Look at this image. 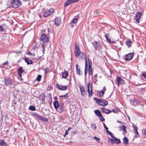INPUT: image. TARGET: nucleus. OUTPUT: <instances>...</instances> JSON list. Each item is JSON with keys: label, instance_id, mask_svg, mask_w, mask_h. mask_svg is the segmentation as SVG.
I'll return each mask as SVG.
<instances>
[{"label": "nucleus", "instance_id": "49", "mask_svg": "<svg viewBox=\"0 0 146 146\" xmlns=\"http://www.w3.org/2000/svg\"><path fill=\"white\" fill-rule=\"evenodd\" d=\"M70 5V4L66 1L64 3V6L65 7H66Z\"/></svg>", "mask_w": 146, "mask_h": 146}, {"label": "nucleus", "instance_id": "25", "mask_svg": "<svg viewBox=\"0 0 146 146\" xmlns=\"http://www.w3.org/2000/svg\"><path fill=\"white\" fill-rule=\"evenodd\" d=\"M50 13H49V11L48 10L45 11L44 12V17H48L50 15Z\"/></svg>", "mask_w": 146, "mask_h": 146}, {"label": "nucleus", "instance_id": "63", "mask_svg": "<svg viewBox=\"0 0 146 146\" xmlns=\"http://www.w3.org/2000/svg\"><path fill=\"white\" fill-rule=\"evenodd\" d=\"M117 122L118 123H121V124L122 123V122L121 121H119L118 120H117Z\"/></svg>", "mask_w": 146, "mask_h": 146}, {"label": "nucleus", "instance_id": "36", "mask_svg": "<svg viewBox=\"0 0 146 146\" xmlns=\"http://www.w3.org/2000/svg\"><path fill=\"white\" fill-rule=\"evenodd\" d=\"M106 90V88L105 87H104L103 89L100 91L102 93V96H103L104 94V92Z\"/></svg>", "mask_w": 146, "mask_h": 146}, {"label": "nucleus", "instance_id": "51", "mask_svg": "<svg viewBox=\"0 0 146 146\" xmlns=\"http://www.w3.org/2000/svg\"><path fill=\"white\" fill-rule=\"evenodd\" d=\"M103 124L104 128H105V129L107 131H108V128L106 126V125L104 123H103Z\"/></svg>", "mask_w": 146, "mask_h": 146}, {"label": "nucleus", "instance_id": "64", "mask_svg": "<svg viewBox=\"0 0 146 146\" xmlns=\"http://www.w3.org/2000/svg\"><path fill=\"white\" fill-rule=\"evenodd\" d=\"M71 128L70 127H68V131H69L71 129Z\"/></svg>", "mask_w": 146, "mask_h": 146}, {"label": "nucleus", "instance_id": "5", "mask_svg": "<svg viewBox=\"0 0 146 146\" xmlns=\"http://www.w3.org/2000/svg\"><path fill=\"white\" fill-rule=\"evenodd\" d=\"M92 44L94 46L95 50H96L102 48V46L100 45V43L98 41H94L92 42Z\"/></svg>", "mask_w": 146, "mask_h": 146}, {"label": "nucleus", "instance_id": "28", "mask_svg": "<svg viewBox=\"0 0 146 146\" xmlns=\"http://www.w3.org/2000/svg\"><path fill=\"white\" fill-rule=\"evenodd\" d=\"M39 99L40 100L44 101L45 100V96L44 94H42L40 95Z\"/></svg>", "mask_w": 146, "mask_h": 146}, {"label": "nucleus", "instance_id": "26", "mask_svg": "<svg viewBox=\"0 0 146 146\" xmlns=\"http://www.w3.org/2000/svg\"><path fill=\"white\" fill-rule=\"evenodd\" d=\"M78 17L75 16L73 19L72 20V23L74 24H76L78 21V20L77 19Z\"/></svg>", "mask_w": 146, "mask_h": 146}, {"label": "nucleus", "instance_id": "55", "mask_svg": "<svg viewBox=\"0 0 146 146\" xmlns=\"http://www.w3.org/2000/svg\"><path fill=\"white\" fill-rule=\"evenodd\" d=\"M68 131L67 130H66L65 131V134L64 135V136H65V135H66L68 133Z\"/></svg>", "mask_w": 146, "mask_h": 146}, {"label": "nucleus", "instance_id": "31", "mask_svg": "<svg viewBox=\"0 0 146 146\" xmlns=\"http://www.w3.org/2000/svg\"><path fill=\"white\" fill-rule=\"evenodd\" d=\"M119 111V110L117 108H114L112 110V111L115 113H117Z\"/></svg>", "mask_w": 146, "mask_h": 146}, {"label": "nucleus", "instance_id": "15", "mask_svg": "<svg viewBox=\"0 0 146 146\" xmlns=\"http://www.w3.org/2000/svg\"><path fill=\"white\" fill-rule=\"evenodd\" d=\"M55 24L56 26H59L61 23V19L59 17H57L54 20Z\"/></svg>", "mask_w": 146, "mask_h": 146}, {"label": "nucleus", "instance_id": "35", "mask_svg": "<svg viewBox=\"0 0 146 146\" xmlns=\"http://www.w3.org/2000/svg\"><path fill=\"white\" fill-rule=\"evenodd\" d=\"M108 142H110L112 145L113 144L115 143L113 139H112L111 138L108 139Z\"/></svg>", "mask_w": 146, "mask_h": 146}, {"label": "nucleus", "instance_id": "48", "mask_svg": "<svg viewBox=\"0 0 146 146\" xmlns=\"http://www.w3.org/2000/svg\"><path fill=\"white\" fill-rule=\"evenodd\" d=\"M49 11L50 14L54 12V9L52 8H50L48 10Z\"/></svg>", "mask_w": 146, "mask_h": 146}, {"label": "nucleus", "instance_id": "33", "mask_svg": "<svg viewBox=\"0 0 146 146\" xmlns=\"http://www.w3.org/2000/svg\"><path fill=\"white\" fill-rule=\"evenodd\" d=\"M41 75H38L36 78V80L38 82H40L41 80Z\"/></svg>", "mask_w": 146, "mask_h": 146}, {"label": "nucleus", "instance_id": "40", "mask_svg": "<svg viewBox=\"0 0 146 146\" xmlns=\"http://www.w3.org/2000/svg\"><path fill=\"white\" fill-rule=\"evenodd\" d=\"M44 70V73L46 75L47 73L49 72V68L48 67L46 68L45 69H43Z\"/></svg>", "mask_w": 146, "mask_h": 146}, {"label": "nucleus", "instance_id": "6", "mask_svg": "<svg viewBox=\"0 0 146 146\" xmlns=\"http://www.w3.org/2000/svg\"><path fill=\"white\" fill-rule=\"evenodd\" d=\"M133 53H130L128 54H126L124 56V59L126 61H129L132 59L133 57Z\"/></svg>", "mask_w": 146, "mask_h": 146}, {"label": "nucleus", "instance_id": "12", "mask_svg": "<svg viewBox=\"0 0 146 146\" xmlns=\"http://www.w3.org/2000/svg\"><path fill=\"white\" fill-rule=\"evenodd\" d=\"M80 89L81 95L83 96L84 97L86 94L84 87L83 86H80Z\"/></svg>", "mask_w": 146, "mask_h": 146}, {"label": "nucleus", "instance_id": "1", "mask_svg": "<svg viewBox=\"0 0 146 146\" xmlns=\"http://www.w3.org/2000/svg\"><path fill=\"white\" fill-rule=\"evenodd\" d=\"M12 6H9L7 8H11L12 7L14 8H17L21 5V1L19 0H13L11 2Z\"/></svg>", "mask_w": 146, "mask_h": 146}, {"label": "nucleus", "instance_id": "47", "mask_svg": "<svg viewBox=\"0 0 146 146\" xmlns=\"http://www.w3.org/2000/svg\"><path fill=\"white\" fill-rule=\"evenodd\" d=\"M142 133L143 135H145L146 136V129H143L142 131Z\"/></svg>", "mask_w": 146, "mask_h": 146}, {"label": "nucleus", "instance_id": "38", "mask_svg": "<svg viewBox=\"0 0 146 146\" xmlns=\"http://www.w3.org/2000/svg\"><path fill=\"white\" fill-rule=\"evenodd\" d=\"M60 98H62V97H64V98H66V99L68 98L69 97V96L68 95V93H67L66 94H65V95H63V96H60Z\"/></svg>", "mask_w": 146, "mask_h": 146}, {"label": "nucleus", "instance_id": "57", "mask_svg": "<svg viewBox=\"0 0 146 146\" xmlns=\"http://www.w3.org/2000/svg\"><path fill=\"white\" fill-rule=\"evenodd\" d=\"M139 133H137V134H135V137L138 138V137H139Z\"/></svg>", "mask_w": 146, "mask_h": 146}, {"label": "nucleus", "instance_id": "16", "mask_svg": "<svg viewBox=\"0 0 146 146\" xmlns=\"http://www.w3.org/2000/svg\"><path fill=\"white\" fill-rule=\"evenodd\" d=\"M23 70V67H21L19 68L17 70V74L20 77H22V74L24 72Z\"/></svg>", "mask_w": 146, "mask_h": 146}, {"label": "nucleus", "instance_id": "14", "mask_svg": "<svg viewBox=\"0 0 146 146\" xmlns=\"http://www.w3.org/2000/svg\"><path fill=\"white\" fill-rule=\"evenodd\" d=\"M100 110H102V111L108 114L111 112V111L109 109H106L105 107H103L101 108Z\"/></svg>", "mask_w": 146, "mask_h": 146}, {"label": "nucleus", "instance_id": "43", "mask_svg": "<svg viewBox=\"0 0 146 146\" xmlns=\"http://www.w3.org/2000/svg\"><path fill=\"white\" fill-rule=\"evenodd\" d=\"M60 110V112L64 110V106L62 105H60L59 106Z\"/></svg>", "mask_w": 146, "mask_h": 146}, {"label": "nucleus", "instance_id": "3", "mask_svg": "<svg viewBox=\"0 0 146 146\" xmlns=\"http://www.w3.org/2000/svg\"><path fill=\"white\" fill-rule=\"evenodd\" d=\"M75 48L74 52L75 56L76 57H78L80 56V54L81 52L79 46L77 45L76 44H75Z\"/></svg>", "mask_w": 146, "mask_h": 146}, {"label": "nucleus", "instance_id": "2", "mask_svg": "<svg viewBox=\"0 0 146 146\" xmlns=\"http://www.w3.org/2000/svg\"><path fill=\"white\" fill-rule=\"evenodd\" d=\"M94 99L96 101V103L100 106H105L108 104V102L107 101L99 99L96 97H94Z\"/></svg>", "mask_w": 146, "mask_h": 146}, {"label": "nucleus", "instance_id": "60", "mask_svg": "<svg viewBox=\"0 0 146 146\" xmlns=\"http://www.w3.org/2000/svg\"><path fill=\"white\" fill-rule=\"evenodd\" d=\"M99 11L98 10H96L95 11V13L97 14H98L99 13Z\"/></svg>", "mask_w": 146, "mask_h": 146}, {"label": "nucleus", "instance_id": "54", "mask_svg": "<svg viewBox=\"0 0 146 146\" xmlns=\"http://www.w3.org/2000/svg\"><path fill=\"white\" fill-rule=\"evenodd\" d=\"M91 88H92V86L91 85L90 83L89 82L88 84V89Z\"/></svg>", "mask_w": 146, "mask_h": 146}, {"label": "nucleus", "instance_id": "7", "mask_svg": "<svg viewBox=\"0 0 146 146\" xmlns=\"http://www.w3.org/2000/svg\"><path fill=\"white\" fill-rule=\"evenodd\" d=\"M40 40L42 41L43 42H47L49 41V38L47 37L46 35L44 34L41 35Z\"/></svg>", "mask_w": 146, "mask_h": 146}, {"label": "nucleus", "instance_id": "32", "mask_svg": "<svg viewBox=\"0 0 146 146\" xmlns=\"http://www.w3.org/2000/svg\"><path fill=\"white\" fill-rule=\"evenodd\" d=\"M133 127L134 128L133 130L134 132H136L137 133L138 129L136 125H133Z\"/></svg>", "mask_w": 146, "mask_h": 146}, {"label": "nucleus", "instance_id": "44", "mask_svg": "<svg viewBox=\"0 0 146 146\" xmlns=\"http://www.w3.org/2000/svg\"><path fill=\"white\" fill-rule=\"evenodd\" d=\"M88 67V63L87 62L86 58L85 57V70H86L87 68Z\"/></svg>", "mask_w": 146, "mask_h": 146}, {"label": "nucleus", "instance_id": "11", "mask_svg": "<svg viewBox=\"0 0 146 146\" xmlns=\"http://www.w3.org/2000/svg\"><path fill=\"white\" fill-rule=\"evenodd\" d=\"M141 15L142 14L140 12H137L136 13L135 19L136 22L139 23V19Z\"/></svg>", "mask_w": 146, "mask_h": 146}, {"label": "nucleus", "instance_id": "18", "mask_svg": "<svg viewBox=\"0 0 146 146\" xmlns=\"http://www.w3.org/2000/svg\"><path fill=\"white\" fill-rule=\"evenodd\" d=\"M24 60L27 65L32 64L33 63V61L29 59L28 58H25Z\"/></svg>", "mask_w": 146, "mask_h": 146}, {"label": "nucleus", "instance_id": "23", "mask_svg": "<svg viewBox=\"0 0 146 146\" xmlns=\"http://www.w3.org/2000/svg\"><path fill=\"white\" fill-rule=\"evenodd\" d=\"M68 71H65L62 72V78H66L68 76Z\"/></svg>", "mask_w": 146, "mask_h": 146}, {"label": "nucleus", "instance_id": "30", "mask_svg": "<svg viewBox=\"0 0 146 146\" xmlns=\"http://www.w3.org/2000/svg\"><path fill=\"white\" fill-rule=\"evenodd\" d=\"M29 109L31 110L34 111L36 110V109L35 107L34 106H30L29 107Z\"/></svg>", "mask_w": 146, "mask_h": 146}, {"label": "nucleus", "instance_id": "21", "mask_svg": "<svg viewBox=\"0 0 146 146\" xmlns=\"http://www.w3.org/2000/svg\"><path fill=\"white\" fill-rule=\"evenodd\" d=\"M132 41L129 39H128L125 42L128 48L130 47L132 44Z\"/></svg>", "mask_w": 146, "mask_h": 146}, {"label": "nucleus", "instance_id": "10", "mask_svg": "<svg viewBox=\"0 0 146 146\" xmlns=\"http://www.w3.org/2000/svg\"><path fill=\"white\" fill-rule=\"evenodd\" d=\"M5 83L6 86H8L11 85L13 83V80L9 78H5L4 79Z\"/></svg>", "mask_w": 146, "mask_h": 146}, {"label": "nucleus", "instance_id": "34", "mask_svg": "<svg viewBox=\"0 0 146 146\" xmlns=\"http://www.w3.org/2000/svg\"><path fill=\"white\" fill-rule=\"evenodd\" d=\"M106 132L107 133V134L110 135L112 138H113V137H114L113 136V134L110 131L108 130Z\"/></svg>", "mask_w": 146, "mask_h": 146}, {"label": "nucleus", "instance_id": "56", "mask_svg": "<svg viewBox=\"0 0 146 146\" xmlns=\"http://www.w3.org/2000/svg\"><path fill=\"white\" fill-rule=\"evenodd\" d=\"M98 94L100 95V96H102V93L101 91H99Z\"/></svg>", "mask_w": 146, "mask_h": 146}, {"label": "nucleus", "instance_id": "19", "mask_svg": "<svg viewBox=\"0 0 146 146\" xmlns=\"http://www.w3.org/2000/svg\"><path fill=\"white\" fill-rule=\"evenodd\" d=\"M53 105L55 109L57 110L58 108L59 104L58 101H55L53 103Z\"/></svg>", "mask_w": 146, "mask_h": 146}, {"label": "nucleus", "instance_id": "45", "mask_svg": "<svg viewBox=\"0 0 146 146\" xmlns=\"http://www.w3.org/2000/svg\"><path fill=\"white\" fill-rule=\"evenodd\" d=\"M99 119L102 121H104L105 119L102 116V114L99 116Z\"/></svg>", "mask_w": 146, "mask_h": 146}, {"label": "nucleus", "instance_id": "22", "mask_svg": "<svg viewBox=\"0 0 146 146\" xmlns=\"http://www.w3.org/2000/svg\"><path fill=\"white\" fill-rule=\"evenodd\" d=\"M79 54V56H80V58L81 59H82L84 57H85H85H86L85 54L83 52H81Z\"/></svg>", "mask_w": 146, "mask_h": 146}, {"label": "nucleus", "instance_id": "37", "mask_svg": "<svg viewBox=\"0 0 146 146\" xmlns=\"http://www.w3.org/2000/svg\"><path fill=\"white\" fill-rule=\"evenodd\" d=\"M91 127L93 130H95L96 129V125L94 123H92L91 125Z\"/></svg>", "mask_w": 146, "mask_h": 146}, {"label": "nucleus", "instance_id": "59", "mask_svg": "<svg viewBox=\"0 0 146 146\" xmlns=\"http://www.w3.org/2000/svg\"><path fill=\"white\" fill-rule=\"evenodd\" d=\"M42 48L43 49L45 48V45L44 44H43L42 45Z\"/></svg>", "mask_w": 146, "mask_h": 146}, {"label": "nucleus", "instance_id": "62", "mask_svg": "<svg viewBox=\"0 0 146 146\" xmlns=\"http://www.w3.org/2000/svg\"><path fill=\"white\" fill-rule=\"evenodd\" d=\"M54 99L55 100H58V98H57V96H55L54 98Z\"/></svg>", "mask_w": 146, "mask_h": 146}, {"label": "nucleus", "instance_id": "20", "mask_svg": "<svg viewBox=\"0 0 146 146\" xmlns=\"http://www.w3.org/2000/svg\"><path fill=\"white\" fill-rule=\"evenodd\" d=\"M78 64H77L76 65V71L77 74L78 75H80V68H78Z\"/></svg>", "mask_w": 146, "mask_h": 146}, {"label": "nucleus", "instance_id": "53", "mask_svg": "<svg viewBox=\"0 0 146 146\" xmlns=\"http://www.w3.org/2000/svg\"><path fill=\"white\" fill-rule=\"evenodd\" d=\"M27 54L28 55H30V56H34V55L33 54L31 53L30 51H29L27 53Z\"/></svg>", "mask_w": 146, "mask_h": 146}, {"label": "nucleus", "instance_id": "50", "mask_svg": "<svg viewBox=\"0 0 146 146\" xmlns=\"http://www.w3.org/2000/svg\"><path fill=\"white\" fill-rule=\"evenodd\" d=\"M94 138L98 142H99L100 141V139L99 138H98L97 137H94Z\"/></svg>", "mask_w": 146, "mask_h": 146}, {"label": "nucleus", "instance_id": "9", "mask_svg": "<svg viewBox=\"0 0 146 146\" xmlns=\"http://www.w3.org/2000/svg\"><path fill=\"white\" fill-rule=\"evenodd\" d=\"M116 84L119 86L121 84H124L125 83L124 81L121 77L117 76L116 80Z\"/></svg>", "mask_w": 146, "mask_h": 146}, {"label": "nucleus", "instance_id": "52", "mask_svg": "<svg viewBox=\"0 0 146 146\" xmlns=\"http://www.w3.org/2000/svg\"><path fill=\"white\" fill-rule=\"evenodd\" d=\"M4 29L3 27L1 25L0 26V31H4Z\"/></svg>", "mask_w": 146, "mask_h": 146}, {"label": "nucleus", "instance_id": "58", "mask_svg": "<svg viewBox=\"0 0 146 146\" xmlns=\"http://www.w3.org/2000/svg\"><path fill=\"white\" fill-rule=\"evenodd\" d=\"M123 131L125 133H127V132L126 130V128H124V129H123Z\"/></svg>", "mask_w": 146, "mask_h": 146}, {"label": "nucleus", "instance_id": "17", "mask_svg": "<svg viewBox=\"0 0 146 146\" xmlns=\"http://www.w3.org/2000/svg\"><path fill=\"white\" fill-rule=\"evenodd\" d=\"M109 34L107 33L105 35V37L107 42L109 43H113L114 42L113 40H111V39L109 38Z\"/></svg>", "mask_w": 146, "mask_h": 146}, {"label": "nucleus", "instance_id": "61", "mask_svg": "<svg viewBox=\"0 0 146 146\" xmlns=\"http://www.w3.org/2000/svg\"><path fill=\"white\" fill-rule=\"evenodd\" d=\"M11 3V2L10 1H9L7 2V4H9V3Z\"/></svg>", "mask_w": 146, "mask_h": 146}, {"label": "nucleus", "instance_id": "4", "mask_svg": "<svg viewBox=\"0 0 146 146\" xmlns=\"http://www.w3.org/2000/svg\"><path fill=\"white\" fill-rule=\"evenodd\" d=\"M32 114L33 116L36 117L38 119L41 121L45 122H47L48 121V119L47 118L42 117L37 113H33Z\"/></svg>", "mask_w": 146, "mask_h": 146}, {"label": "nucleus", "instance_id": "42", "mask_svg": "<svg viewBox=\"0 0 146 146\" xmlns=\"http://www.w3.org/2000/svg\"><path fill=\"white\" fill-rule=\"evenodd\" d=\"M9 62L8 61H6L5 62L3 63L2 64V65L3 66H8L9 64Z\"/></svg>", "mask_w": 146, "mask_h": 146}, {"label": "nucleus", "instance_id": "46", "mask_svg": "<svg viewBox=\"0 0 146 146\" xmlns=\"http://www.w3.org/2000/svg\"><path fill=\"white\" fill-rule=\"evenodd\" d=\"M119 127L120 129H122L123 130V129H124H124L126 128L125 126L123 125H121V126H119Z\"/></svg>", "mask_w": 146, "mask_h": 146}, {"label": "nucleus", "instance_id": "41", "mask_svg": "<svg viewBox=\"0 0 146 146\" xmlns=\"http://www.w3.org/2000/svg\"><path fill=\"white\" fill-rule=\"evenodd\" d=\"M113 139H115V140L116 141V143H121L120 140L119 139H117L115 137H113Z\"/></svg>", "mask_w": 146, "mask_h": 146}, {"label": "nucleus", "instance_id": "13", "mask_svg": "<svg viewBox=\"0 0 146 146\" xmlns=\"http://www.w3.org/2000/svg\"><path fill=\"white\" fill-rule=\"evenodd\" d=\"M56 87L59 90H66L67 88V86H62L61 85H60L58 83H57L56 85Z\"/></svg>", "mask_w": 146, "mask_h": 146}, {"label": "nucleus", "instance_id": "29", "mask_svg": "<svg viewBox=\"0 0 146 146\" xmlns=\"http://www.w3.org/2000/svg\"><path fill=\"white\" fill-rule=\"evenodd\" d=\"M94 112L95 114L99 117L102 115L101 112L98 110H96Z\"/></svg>", "mask_w": 146, "mask_h": 146}, {"label": "nucleus", "instance_id": "24", "mask_svg": "<svg viewBox=\"0 0 146 146\" xmlns=\"http://www.w3.org/2000/svg\"><path fill=\"white\" fill-rule=\"evenodd\" d=\"M88 96L90 97L92 96L93 92L92 91V88H91L90 90V89H88Z\"/></svg>", "mask_w": 146, "mask_h": 146}, {"label": "nucleus", "instance_id": "39", "mask_svg": "<svg viewBox=\"0 0 146 146\" xmlns=\"http://www.w3.org/2000/svg\"><path fill=\"white\" fill-rule=\"evenodd\" d=\"M6 145V143L4 140H3L1 141V146H5Z\"/></svg>", "mask_w": 146, "mask_h": 146}, {"label": "nucleus", "instance_id": "8", "mask_svg": "<svg viewBox=\"0 0 146 146\" xmlns=\"http://www.w3.org/2000/svg\"><path fill=\"white\" fill-rule=\"evenodd\" d=\"M89 66V75H90L92 74V62L90 59L88 58Z\"/></svg>", "mask_w": 146, "mask_h": 146}, {"label": "nucleus", "instance_id": "27", "mask_svg": "<svg viewBox=\"0 0 146 146\" xmlns=\"http://www.w3.org/2000/svg\"><path fill=\"white\" fill-rule=\"evenodd\" d=\"M123 143L126 145L128 143L129 140L126 137H124L123 139Z\"/></svg>", "mask_w": 146, "mask_h": 146}]
</instances>
